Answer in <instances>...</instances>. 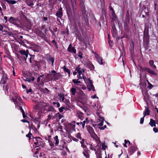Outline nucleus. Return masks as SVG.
<instances>
[{"mask_svg":"<svg viewBox=\"0 0 158 158\" xmlns=\"http://www.w3.org/2000/svg\"><path fill=\"white\" fill-rule=\"evenodd\" d=\"M70 22L74 27L75 34L77 36L78 39H79V37L81 35L80 31L81 32L83 31V29L78 19H73V21L70 19Z\"/></svg>","mask_w":158,"mask_h":158,"instance_id":"f257e3e1","label":"nucleus"},{"mask_svg":"<svg viewBox=\"0 0 158 158\" xmlns=\"http://www.w3.org/2000/svg\"><path fill=\"white\" fill-rule=\"evenodd\" d=\"M12 99L14 102L16 107L19 105H23L24 104L22 99L17 94L15 95L14 97H13L12 96Z\"/></svg>","mask_w":158,"mask_h":158,"instance_id":"f03ea898","label":"nucleus"},{"mask_svg":"<svg viewBox=\"0 0 158 158\" xmlns=\"http://www.w3.org/2000/svg\"><path fill=\"white\" fill-rule=\"evenodd\" d=\"M90 104L91 105V107L97 111V115H99L100 114V113L98 112V111H99L101 110V108L100 104L98 100L93 103L92 102H90Z\"/></svg>","mask_w":158,"mask_h":158,"instance_id":"7ed1b4c3","label":"nucleus"},{"mask_svg":"<svg viewBox=\"0 0 158 158\" xmlns=\"http://www.w3.org/2000/svg\"><path fill=\"white\" fill-rule=\"evenodd\" d=\"M51 72V73L50 74V76L53 79L58 80L62 77L61 74L59 73H56L54 70H52Z\"/></svg>","mask_w":158,"mask_h":158,"instance_id":"20e7f679","label":"nucleus"},{"mask_svg":"<svg viewBox=\"0 0 158 158\" xmlns=\"http://www.w3.org/2000/svg\"><path fill=\"white\" fill-rule=\"evenodd\" d=\"M94 56L96 59L97 61L99 63V64L100 65L103 64L105 62L104 61H103L102 58L101 57L99 56L96 53L94 52Z\"/></svg>","mask_w":158,"mask_h":158,"instance_id":"39448f33","label":"nucleus"},{"mask_svg":"<svg viewBox=\"0 0 158 158\" xmlns=\"http://www.w3.org/2000/svg\"><path fill=\"white\" fill-rule=\"evenodd\" d=\"M140 69L142 71H147L148 73L153 75H156V74L151 69L147 68H142L140 67Z\"/></svg>","mask_w":158,"mask_h":158,"instance_id":"423d86ee","label":"nucleus"},{"mask_svg":"<svg viewBox=\"0 0 158 158\" xmlns=\"http://www.w3.org/2000/svg\"><path fill=\"white\" fill-rule=\"evenodd\" d=\"M37 106L40 108H44V109H47V107H48V104L44 102H40L38 103Z\"/></svg>","mask_w":158,"mask_h":158,"instance_id":"0eeeda50","label":"nucleus"},{"mask_svg":"<svg viewBox=\"0 0 158 158\" xmlns=\"http://www.w3.org/2000/svg\"><path fill=\"white\" fill-rule=\"evenodd\" d=\"M75 70L77 71L78 73V75H82V74H84V73L85 71V69L84 68H81L80 67V65H79L76 68Z\"/></svg>","mask_w":158,"mask_h":158,"instance_id":"6e6552de","label":"nucleus"},{"mask_svg":"<svg viewBox=\"0 0 158 158\" xmlns=\"http://www.w3.org/2000/svg\"><path fill=\"white\" fill-rule=\"evenodd\" d=\"M98 116L99 118L98 119V122H99L100 123L98 124V128L99 129V127H101L103 125L104 118L103 117H101L100 114Z\"/></svg>","mask_w":158,"mask_h":158,"instance_id":"1a4fd4ad","label":"nucleus"},{"mask_svg":"<svg viewBox=\"0 0 158 158\" xmlns=\"http://www.w3.org/2000/svg\"><path fill=\"white\" fill-rule=\"evenodd\" d=\"M83 153L84 155L86 157V158H89V150L87 147L83 148Z\"/></svg>","mask_w":158,"mask_h":158,"instance_id":"9d476101","label":"nucleus"},{"mask_svg":"<svg viewBox=\"0 0 158 158\" xmlns=\"http://www.w3.org/2000/svg\"><path fill=\"white\" fill-rule=\"evenodd\" d=\"M68 50L69 52H71L73 53H76V49L73 47L71 44L69 45L68 48Z\"/></svg>","mask_w":158,"mask_h":158,"instance_id":"9b49d317","label":"nucleus"},{"mask_svg":"<svg viewBox=\"0 0 158 158\" xmlns=\"http://www.w3.org/2000/svg\"><path fill=\"white\" fill-rule=\"evenodd\" d=\"M84 81L87 85H91L92 84V81L89 78H87L86 77H85V78H84Z\"/></svg>","mask_w":158,"mask_h":158,"instance_id":"f8f14e48","label":"nucleus"},{"mask_svg":"<svg viewBox=\"0 0 158 158\" xmlns=\"http://www.w3.org/2000/svg\"><path fill=\"white\" fill-rule=\"evenodd\" d=\"M137 150V148L135 146H132L130 148V153L131 155H132L133 154L134 152L135 151Z\"/></svg>","mask_w":158,"mask_h":158,"instance_id":"ddd939ff","label":"nucleus"},{"mask_svg":"<svg viewBox=\"0 0 158 158\" xmlns=\"http://www.w3.org/2000/svg\"><path fill=\"white\" fill-rule=\"evenodd\" d=\"M34 139L36 140V142H35L34 143L36 146H38L39 145V143L40 142V140L42 139L40 137H35L34 138Z\"/></svg>","mask_w":158,"mask_h":158,"instance_id":"4468645a","label":"nucleus"},{"mask_svg":"<svg viewBox=\"0 0 158 158\" xmlns=\"http://www.w3.org/2000/svg\"><path fill=\"white\" fill-rule=\"evenodd\" d=\"M130 20V16L129 13H127L126 14V18L124 22L126 23L127 24H128Z\"/></svg>","mask_w":158,"mask_h":158,"instance_id":"2eb2a0df","label":"nucleus"},{"mask_svg":"<svg viewBox=\"0 0 158 158\" xmlns=\"http://www.w3.org/2000/svg\"><path fill=\"white\" fill-rule=\"evenodd\" d=\"M61 97L62 98V101L64 102L66 104L68 105L69 103V102L68 100L66 99H65V98L63 94V95H61V97Z\"/></svg>","mask_w":158,"mask_h":158,"instance_id":"dca6fc26","label":"nucleus"},{"mask_svg":"<svg viewBox=\"0 0 158 158\" xmlns=\"http://www.w3.org/2000/svg\"><path fill=\"white\" fill-rule=\"evenodd\" d=\"M93 138L97 143V146H98L99 145V143L101 142L99 138L97 135H94Z\"/></svg>","mask_w":158,"mask_h":158,"instance_id":"f3484780","label":"nucleus"},{"mask_svg":"<svg viewBox=\"0 0 158 158\" xmlns=\"http://www.w3.org/2000/svg\"><path fill=\"white\" fill-rule=\"evenodd\" d=\"M145 109L144 112L143 113L144 117H145L146 115H148L149 114V111L148 108L145 106Z\"/></svg>","mask_w":158,"mask_h":158,"instance_id":"a211bd4d","label":"nucleus"},{"mask_svg":"<svg viewBox=\"0 0 158 158\" xmlns=\"http://www.w3.org/2000/svg\"><path fill=\"white\" fill-rule=\"evenodd\" d=\"M156 123L155 120H153L152 119H150V121L149 123V124L151 127H155Z\"/></svg>","mask_w":158,"mask_h":158,"instance_id":"6ab92c4d","label":"nucleus"},{"mask_svg":"<svg viewBox=\"0 0 158 158\" xmlns=\"http://www.w3.org/2000/svg\"><path fill=\"white\" fill-rule=\"evenodd\" d=\"M16 20V19H14L11 16L10 17L8 21L11 23L14 24Z\"/></svg>","mask_w":158,"mask_h":158,"instance_id":"aec40b11","label":"nucleus"},{"mask_svg":"<svg viewBox=\"0 0 158 158\" xmlns=\"http://www.w3.org/2000/svg\"><path fill=\"white\" fill-rule=\"evenodd\" d=\"M35 80V78L34 77H31L29 78H26V79H24V80L25 81H27L28 82H30L31 81H33Z\"/></svg>","mask_w":158,"mask_h":158,"instance_id":"412c9836","label":"nucleus"},{"mask_svg":"<svg viewBox=\"0 0 158 158\" xmlns=\"http://www.w3.org/2000/svg\"><path fill=\"white\" fill-rule=\"evenodd\" d=\"M62 68L64 69V71L68 73L69 74V77L70 74V70L69 69L66 68L65 66H64Z\"/></svg>","mask_w":158,"mask_h":158,"instance_id":"4be33fe9","label":"nucleus"},{"mask_svg":"<svg viewBox=\"0 0 158 158\" xmlns=\"http://www.w3.org/2000/svg\"><path fill=\"white\" fill-rule=\"evenodd\" d=\"M72 82L73 83L75 84L76 85H78V83H81V82L80 81H79L78 79L76 80L75 79H73L72 80Z\"/></svg>","mask_w":158,"mask_h":158,"instance_id":"5701e85b","label":"nucleus"},{"mask_svg":"<svg viewBox=\"0 0 158 158\" xmlns=\"http://www.w3.org/2000/svg\"><path fill=\"white\" fill-rule=\"evenodd\" d=\"M85 140L84 139H82V140L80 141L81 144V146L83 148H86L87 146L85 145Z\"/></svg>","mask_w":158,"mask_h":158,"instance_id":"b1692460","label":"nucleus"},{"mask_svg":"<svg viewBox=\"0 0 158 158\" xmlns=\"http://www.w3.org/2000/svg\"><path fill=\"white\" fill-rule=\"evenodd\" d=\"M154 61L152 60H150L149 61V64L150 65L154 68L156 69V66L154 64Z\"/></svg>","mask_w":158,"mask_h":158,"instance_id":"393cba45","label":"nucleus"},{"mask_svg":"<svg viewBox=\"0 0 158 158\" xmlns=\"http://www.w3.org/2000/svg\"><path fill=\"white\" fill-rule=\"evenodd\" d=\"M70 91L71 94L73 95H74L76 92V89L74 88H72L70 90Z\"/></svg>","mask_w":158,"mask_h":158,"instance_id":"a878e982","label":"nucleus"},{"mask_svg":"<svg viewBox=\"0 0 158 158\" xmlns=\"http://www.w3.org/2000/svg\"><path fill=\"white\" fill-rule=\"evenodd\" d=\"M142 94L143 95V96L144 97V98H146L148 97V94L147 93V91L146 90H145L143 91V90H142Z\"/></svg>","mask_w":158,"mask_h":158,"instance_id":"bb28decb","label":"nucleus"},{"mask_svg":"<svg viewBox=\"0 0 158 158\" xmlns=\"http://www.w3.org/2000/svg\"><path fill=\"white\" fill-rule=\"evenodd\" d=\"M34 48L36 52H38L40 49V47L37 44L34 45Z\"/></svg>","mask_w":158,"mask_h":158,"instance_id":"cd10ccee","label":"nucleus"},{"mask_svg":"<svg viewBox=\"0 0 158 158\" xmlns=\"http://www.w3.org/2000/svg\"><path fill=\"white\" fill-rule=\"evenodd\" d=\"M54 139L55 141V145H57L59 143V139H58V136L56 135L54 138Z\"/></svg>","mask_w":158,"mask_h":158,"instance_id":"c85d7f7f","label":"nucleus"},{"mask_svg":"<svg viewBox=\"0 0 158 158\" xmlns=\"http://www.w3.org/2000/svg\"><path fill=\"white\" fill-rule=\"evenodd\" d=\"M89 122L88 120H84L83 122H81L80 123H81L83 128H84L85 123L87 124L89 123Z\"/></svg>","mask_w":158,"mask_h":158,"instance_id":"c756f323","label":"nucleus"},{"mask_svg":"<svg viewBox=\"0 0 158 158\" xmlns=\"http://www.w3.org/2000/svg\"><path fill=\"white\" fill-rule=\"evenodd\" d=\"M9 4H15L16 2L15 0H5Z\"/></svg>","mask_w":158,"mask_h":158,"instance_id":"7c9ffc66","label":"nucleus"},{"mask_svg":"<svg viewBox=\"0 0 158 158\" xmlns=\"http://www.w3.org/2000/svg\"><path fill=\"white\" fill-rule=\"evenodd\" d=\"M56 15L58 17L61 18L63 15L62 12L58 11L56 14Z\"/></svg>","mask_w":158,"mask_h":158,"instance_id":"2f4dec72","label":"nucleus"},{"mask_svg":"<svg viewBox=\"0 0 158 158\" xmlns=\"http://www.w3.org/2000/svg\"><path fill=\"white\" fill-rule=\"evenodd\" d=\"M97 146V145H95L94 144H91L90 145V148L91 150H94V151H96V149L94 148V147H96L97 146Z\"/></svg>","mask_w":158,"mask_h":158,"instance_id":"473e14b6","label":"nucleus"},{"mask_svg":"<svg viewBox=\"0 0 158 158\" xmlns=\"http://www.w3.org/2000/svg\"><path fill=\"white\" fill-rule=\"evenodd\" d=\"M83 114L81 112L79 113L78 114V116L79 118L81 120L83 119Z\"/></svg>","mask_w":158,"mask_h":158,"instance_id":"72a5a7b5","label":"nucleus"},{"mask_svg":"<svg viewBox=\"0 0 158 158\" xmlns=\"http://www.w3.org/2000/svg\"><path fill=\"white\" fill-rule=\"evenodd\" d=\"M28 52V50H27L26 51L23 50H20L19 52L22 55H25L26 54L27 55V53Z\"/></svg>","mask_w":158,"mask_h":158,"instance_id":"f704fd0d","label":"nucleus"},{"mask_svg":"<svg viewBox=\"0 0 158 158\" xmlns=\"http://www.w3.org/2000/svg\"><path fill=\"white\" fill-rule=\"evenodd\" d=\"M88 87V89H89V90H93V91L94 90V87L93 85H92V84L91 85H87Z\"/></svg>","mask_w":158,"mask_h":158,"instance_id":"c9c22d12","label":"nucleus"},{"mask_svg":"<svg viewBox=\"0 0 158 158\" xmlns=\"http://www.w3.org/2000/svg\"><path fill=\"white\" fill-rule=\"evenodd\" d=\"M55 116L58 117L59 119H60L64 117V116L60 114L59 113H57L55 114Z\"/></svg>","mask_w":158,"mask_h":158,"instance_id":"e433bc0d","label":"nucleus"},{"mask_svg":"<svg viewBox=\"0 0 158 158\" xmlns=\"http://www.w3.org/2000/svg\"><path fill=\"white\" fill-rule=\"evenodd\" d=\"M76 137L80 140H81V135L80 133H78L76 134Z\"/></svg>","mask_w":158,"mask_h":158,"instance_id":"4c0bfd02","label":"nucleus"},{"mask_svg":"<svg viewBox=\"0 0 158 158\" xmlns=\"http://www.w3.org/2000/svg\"><path fill=\"white\" fill-rule=\"evenodd\" d=\"M72 7L73 10V12H74L76 9V3L75 2H73L72 3Z\"/></svg>","mask_w":158,"mask_h":158,"instance_id":"58836bf2","label":"nucleus"},{"mask_svg":"<svg viewBox=\"0 0 158 158\" xmlns=\"http://www.w3.org/2000/svg\"><path fill=\"white\" fill-rule=\"evenodd\" d=\"M147 81L148 85L147 87L148 88L151 89L153 87V85L149 82L148 80H147Z\"/></svg>","mask_w":158,"mask_h":158,"instance_id":"ea45409f","label":"nucleus"},{"mask_svg":"<svg viewBox=\"0 0 158 158\" xmlns=\"http://www.w3.org/2000/svg\"><path fill=\"white\" fill-rule=\"evenodd\" d=\"M32 136V134L31 133L30 131L28 134L26 135V136L27 137L29 138V139H30L31 138V137Z\"/></svg>","mask_w":158,"mask_h":158,"instance_id":"a19ab883","label":"nucleus"},{"mask_svg":"<svg viewBox=\"0 0 158 158\" xmlns=\"http://www.w3.org/2000/svg\"><path fill=\"white\" fill-rule=\"evenodd\" d=\"M48 109L47 108V110L48 111H52L54 110L53 107H49L48 106Z\"/></svg>","mask_w":158,"mask_h":158,"instance_id":"79ce46f5","label":"nucleus"},{"mask_svg":"<svg viewBox=\"0 0 158 158\" xmlns=\"http://www.w3.org/2000/svg\"><path fill=\"white\" fill-rule=\"evenodd\" d=\"M44 92L45 94H48L49 93L50 91L47 88H45V89H44Z\"/></svg>","mask_w":158,"mask_h":158,"instance_id":"37998d69","label":"nucleus"},{"mask_svg":"<svg viewBox=\"0 0 158 158\" xmlns=\"http://www.w3.org/2000/svg\"><path fill=\"white\" fill-rule=\"evenodd\" d=\"M128 24H127L126 23H125V22H123V26L125 29H128Z\"/></svg>","mask_w":158,"mask_h":158,"instance_id":"c03bdc74","label":"nucleus"},{"mask_svg":"<svg viewBox=\"0 0 158 158\" xmlns=\"http://www.w3.org/2000/svg\"><path fill=\"white\" fill-rule=\"evenodd\" d=\"M80 87L79 88L83 90H85L86 89V87L85 86L82 85H79Z\"/></svg>","mask_w":158,"mask_h":158,"instance_id":"a18cd8bd","label":"nucleus"},{"mask_svg":"<svg viewBox=\"0 0 158 158\" xmlns=\"http://www.w3.org/2000/svg\"><path fill=\"white\" fill-rule=\"evenodd\" d=\"M53 103L54 105H55V106L57 107H59L60 106V104L58 102H53Z\"/></svg>","mask_w":158,"mask_h":158,"instance_id":"49530a36","label":"nucleus"},{"mask_svg":"<svg viewBox=\"0 0 158 158\" xmlns=\"http://www.w3.org/2000/svg\"><path fill=\"white\" fill-rule=\"evenodd\" d=\"M78 77L79 79H84V78L85 77L84 76V74H82V75H78Z\"/></svg>","mask_w":158,"mask_h":158,"instance_id":"de8ad7c7","label":"nucleus"},{"mask_svg":"<svg viewBox=\"0 0 158 158\" xmlns=\"http://www.w3.org/2000/svg\"><path fill=\"white\" fill-rule=\"evenodd\" d=\"M88 130H89V132L90 133H93V130L92 127H90L88 129Z\"/></svg>","mask_w":158,"mask_h":158,"instance_id":"09e8293b","label":"nucleus"},{"mask_svg":"<svg viewBox=\"0 0 158 158\" xmlns=\"http://www.w3.org/2000/svg\"><path fill=\"white\" fill-rule=\"evenodd\" d=\"M64 107H61L59 109V111L60 113L62 112L63 111V110L64 109Z\"/></svg>","mask_w":158,"mask_h":158,"instance_id":"8fccbe9b","label":"nucleus"},{"mask_svg":"<svg viewBox=\"0 0 158 158\" xmlns=\"http://www.w3.org/2000/svg\"><path fill=\"white\" fill-rule=\"evenodd\" d=\"M55 118L54 116L52 117L51 115H49L48 116V120H50L51 119H54Z\"/></svg>","mask_w":158,"mask_h":158,"instance_id":"3c124183","label":"nucleus"},{"mask_svg":"<svg viewBox=\"0 0 158 158\" xmlns=\"http://www.w3.org/2000/svg\"><path fill=\"white\" fill-rule=\"evenodd\" d=\"M144 116L142 118H141L140 120V123L141 124H142L143 123L144 120Z\"/></svg>","mask_w":158,"mask_h":158,"instance_id":"603ef678","label":"nucleus"},{"mask_svg":"<svg viewBox=\"0 0 158 158\" xmlns=\"http://www.w3.org/2000/svg\"><path fill=\"white\" fill-rule=\"evenodd\" d=\"M43 77V75H41L37 78V82H40V78Z\"/></svg>","mask_w":158,"mask_h":158,"instance_id":"864d4df0","label":"nucleus"},{"mask_svg":"<svg viewBox=\"0 0 158 158\" xmlns=\"http://www.w3.org/2000/svg\"><path fill=\"white\" fill-rule=\"evenodd\" d=\"M0 73L2 74L3 76H4V74L3 71L2 70V68L0 67Z\"/></svg>","mask_w":158,"mask_h":158,"instance_id":"5fc2aeb1","label":"nucleus"},{"mask_svg":"<svg viewBox=\"0 0 158 158\" xmlns=\"http://www.w3.org/2000/svg\"><path fill=\"white\" fill-rule=\"evenodd\" d=\"M108 81H107V85H110V76H108Z\"/></svg>","mask_w":158,"mask_h":158,"instance_id":"6e6d98bb","label":"nucleus"},{"mask_svg":"<svg viewBox=\"0 0 158 158\" xmlns=\"http://www.w3.org/2000/svg\"><path fill=\"white\" fill-rule=\"evenodd\" d=\"M106 127V125H105L103 127H99V129L100 130H104L105 128Z\"/></svg>","mask_w":158,"mask_h":158,"instance_id":"4d7b16f0","label":"nucleus"},{"mask_svg":"<svg viewBox=\"0 0 158 158\" xmlns=\"http://www.w3.org/2000/svg\"><path fill=\"white\" fill-rule=\"evenodd\" d=\"M19 107V110L21 111L22 113H24V110H23L22 107L21 106H18Z\"/></svg>","mask_w":158,"mask_h":158,"instance_id":"13d9d810","label":"nucleus"},{"mask_svg":"<svg viewBox=\"0 0 158 158\" xmlns=\"http://www.w3.org/2000/svg\"><path fill=\"white\" fill-rule=\"evenodd\" d=\"M153 130L155 133H156L158 131V129L155 127H154L153 128Z\"/></svg>","mask_w":158,"mask_h":158,"instance_id":"bf43d9fd","label":"nucleus"},{"mask_svg":"<svg viewBox=\"0 0 158 158\" xmlns=\"http://www.w3.org/2000/svg\"><path fill=\"white\" fill-rule=\"evenodd\" d=\"M50 60L51 61L52 63H54V59L53 57H51L50 59Z\"/></svg>","mask_w":158,"mask_h":158,"instance_id":"052dcab7","label":"nucleus"},{"mask_svg":"<svg viewBox=\"0 0 158 158\" xmlns=\"http://www.w3.org/2000/svg\"><path fill=\"white\" fill-rule=\"evenodd\" d=\"M107 147V146L106 145H105L104 144H103L102 145V149L103 150H105Z\"/></svg>","mask_w":158,"mask_h":158,"instance_id":"680f3d73","label":"nucleus"},{"mask_svg":"<svg viewBox=\"0 0 158 158\" xmlns=\"http://www.w3.org/2000/svg\"><path fill=\"white\" fill-rule=\"evenodd\" d=\"M90 69L91 70H93L94 69V66L93 65L91 64L90 66Z\"/></svg>","mask_w":158,"mask_h":158,"instance_id":"e2e57ef3","label":"nucleus"},{"mask_svg":"<svg viewBox=\"0 0 158 158\" xmlns=\"http://www.w3.org/2000/svg\"><path fill=\"white\" fill-rule=\"evenodd\" d=\"M72 140H73V141H75L77 142L78 141V139H77L76 138L74 137H72Z\"/></svg>","mask_w":158,"mask_h":158,"instance_id":"0e129e2a","label":"nucleus"},{"mask_svg":"<svg viewBox=\"0 0 158 158\" xmlns=\"http://www.w3.org/2000/svg\"><path fill=\"white\" fill-rule=\"evenodd\" d=\"M98 98L97 97V96L96 95H94L91 96L92 98L94 99V98Z\"/></svg>","mask_w":158,"mask_h":158,"instance_id":"69168bd1","label":"nucleus"},{"mask_svg":"<svg viewBox=\"0 0 158 158\" xmlns=\"http://www.w3.org/2000/svg\"><path fill=\"white\" fill-rule=\"evenodd\" d=\"M32 92V89H27V93H28L29 92Z\"/></svg>","mask_w":158,"mask_h":158,"instance_id":"338daca9","label":"nucleus"},{"mask_svg":"<svg viewBox=\"0 0 158 158\" xmlns=\"http://www.w3.org/2000/svg\"><path fill=\"white\" fill-rule=\"evenodd\" d=\"M21 121H22V122H23V123H28V122L27 121L25 120V119H22V120H21Z\"/></svg>","mask_w":158,"mask_h":158,"instance_id":"774afa93","label":"nucleus"}]
</instances>
